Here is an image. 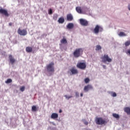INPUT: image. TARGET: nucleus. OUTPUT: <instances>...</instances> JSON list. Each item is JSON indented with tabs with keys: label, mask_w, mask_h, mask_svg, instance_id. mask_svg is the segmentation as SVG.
<instances>
[{
	"label": "nucleus",
	"mask_w": 130,
	"mask_h": 130,
	"mask_svg": "<svg viewBox=\"0 0 130 130\" xmlns=\"http://www.w3.org/2000/svg\"><path fill=\"white\" fill-rule=\"evenodd\" d=\"M75 95H76V97H79V92H76L75 93Z\"/></svg>",
	"instance_id": "f704fd0d"
},
{
	"label": "nucleus",
	"mask_w": 130,
	"mask_h": 130,
	"mask_svg": "<svg viewBox=\"0 0 130 130\" xmlns=\"http://www.w3.org/2000/svg\"><path fill=\"white\" fill-rule=\"evenodd\" d=\"M118 35L120 37H122L123 36H126V34L124 32H122V31L120 32L119 33Z\"/></svg>",
	"instance_id": "5701e85b"
},
{
	"label": "nucleus",
	"mask_w": 130,
	"mask_h": 130,
	"mask_svg": "<svg viewBox=\"0 0 130 130\" xmlns=\"http://www.w3.org/2000/svg\"><path fill=\"white\" fill-rule=\"evenodd\" d=\"M80 22L81 25H82V26H88V21L84 19H80Z\"/></svg>",
	"instance_id": "9d476101"
},
{
	"label": "nucleus",
	"mask_w": 130,
	"mask_h": 130,
	"mask_svg": "<svg viewBox=\"0 0 130 130\" xmlns=\"http://www.w3.org/2000/svg\"><path fill=\"white\" fill-rule=\"evenodd\" d=\"M64 97H65V98L66 99H67L68 100H69V99H71V98H73V96L71 95V96H69L68 95H65L64 96Z\"/></svg>",
	"instance_id": "cd10ccee"
},
{
	"label": "nucleus",
	"mask_w": 130,
	"mask_h": 130,
	"mask_svg": "<svg viewBox=\"0 0 130 130\" xmlns=\"http://www.w3.org/2000/svg\"><path fill=\"white\" fill-rule=\"evenodd\" d=\"M67 27L68 29H73V28H74V24H73L72 23H69L67 25Z\"/></svg>",
	"instance_id": "a211bd4d"
},
{
	"label": "nucleus",
	"mask_w": 130,
	"mask_h": 130,
	"mask_svg": "<svg viewBox=\"0 0 130 130\" xmlns=\"http://www.w3.org/2000/svg\"><path fill=\"white\" fill-rule=\"evenodd\" d=\"M79 72L78 71V70H77L76 68L73 67L70 70V71L68 72V74H70L71 76L72 75H77Z\"/></svg>",
	"instance_id": "6e6552de"
},
{
	"label": "nucleus",
	"mask_w": 130,
	"mask_h": 130,
	"mask_svg": "<svg viewBox=\"0 0 130 130\" xmlns=\"http://www.w3.org/2000/svg\"><path fill=\"white\" fill-rule=\"evenodd\" d=\"M112 116L114 117V118H116V119H119V115L116 113H113Z\"/></svg>",
	"instance_id": "412c9836"
},
{
	"label": "nucleus",
	"mask_w": 130,
	"mask_h": 130,
	"mask_svg": "<svg viewBox=\"0 0 130 130\" xmlns=\"http://www.w3.org/2000/svg\"><path fill=\"white\" fill-rule=\"evenodd\" d=\"M59 113H61L62 112V111L61 110H59Z\"/></svg>",
	"instance_id": "4c0bfd02"
},
{
	"label": "nucleus",
	"mask_w": 130,
	"mask_h": 130,
	"mask_svg": "<svg viewBox=\"0 0 130 130\" xmlns=\"http://www.w3.org/2000/svg\"><path fill=\"white\" fill-rule=\"evenodd\" d=\"M80 96H81V97H83V93H80Z\"/></svg>",
	"instance_id": "58836bf2"
},
{
	"label": "nucleus",
	"mask_w": 130,
	"mask_h": 130,
	"mask_svg": "<svg viewBox=\"0 0 130 130\" xmlns=\"http://www.w3.org/2000/svg\"><path fill=\"white\" fill-rule=\"evenodd\" d=\"M9 61L11 63V64H14L15 62H16V59L14 58L13 55H9Z\"/></svg>",
	"instance_id": "9b49d317"
},
{
	"label": "nucleus",
	"mask_w": 130,
	"mask_h": 130,
	"mask_svg": "<svg viewBox=\"0 0 130 130\" xmlns=\"http://www.w3.org/2000/svg\"><path fill=\"white\" fill-rule=\"evenodd\" d=\"M25 50L26 52H32L33 49L31 47H26Z\"/></svg>",
	"instance_id": "dca6fc26"
},
{
	"label": "nucleus",
	"mask_w": 130,
	"mask_h": 130,
	"mask_svg": "<svg viewBox=\"0 0 130 130\" xmlns=\"http://www.w3.org/2000/svg\"><path fill=\"white\" fill-rule=\"evenodd\" d=\"M52 9H50L49 11V15H52Z\"/></svg>",
	"instance_id": "2f4dec72"
},
{
	"label": "nucleus",
	"mask_w": 130,
	"mask_h": 130,
	"mask_svg": "<svg viewBox=\"0 0 130 130\" xmlns=\"http://www.w3.org/2000/svg\"><path fill=\"white\" fill-rule=\"evenodd\" d=\"M83 54V49L81 48H77L73 52V55L74 57L77 58L78 57H80Z\"/></svg>",
	"instance_id": "f03ea898"
},
{
	"label": "nucleus",
	"mask_w": 130,
	"mask_h": 130,
	"mask_svg": "<svg viewBox=\"0 0 130 130\" xmlns=\"http://www.w3.org/2000/svg\"><path fill=\"white\" fill-rule=\"evenodd\" d=\"M82 121L84 123L85 125H88V123L87 122V121H86V119H83Z\"/></svg>",
	"instance_id": "c85d7f7f"
},
{
	"label": "nucleus",
	"mask_w": 130,
	"mask_h": 130,
	"mask_svg": "<svg viewBox=\"0 0 130 130\" xmlns=\"http://www.w3.org/2000/svg\"><path fill=\"white\" fill-rule=\"evenodd\" d=\"M58 22L59 24H63L64 23V18L63 17H60L58 20Z\"/></svg>",
	"instance_id": "2eb2a0df"
},
{
	"label": "nucleus",
	"mask_w": 130,
	"mask_h": 130,
	"mask_svg": "<svg viewBox=\"0 0 130 130\" xmlns=\"http://www.w3.org/2000/svg\"><path fill=\"white\" fill-rule=\"evenodd\" d=\"M129 45H130V40L125 42V46H126V47L129 46Z\"/></svg>",
	"instance_id": "a878e982"
},
{
	"label": "nucleus",
	"mask_w": 130,
	"mask_h": 130,
	"mask_svg": "<svg viewBox=\"0 0 130 130\" xmlns=\"http://www.w3.org/2000/svg\"><path fill=\"white\" fill-rule=\"evenodd\" d=\"M116 93L115 92H113L112 94V97H116Z\"/></svg>",
	"instance_id": "473e14b6"
},
{
	"label": "nucleus",
	"mask_w": 130,
	"mask_h": 130,
	"mask_svg": "<svg viewBox=\"0 0 130 130\" xmlns=\"http://www.w3.org/2000/svg\"><path fill=\"white\" fill-rule=\"evenodd\" d=\"M9 26H12V25H13V23L10 22V23H9Z\"/></svg>",
	"instance_id": "e433bc0d"
},
{
	"label": "nucleus",
	"mask_w": 130,
	"mask_h": 130,
	"mask_svg": "<svg viewBox=\"0 0 130 130\" xmlns=\"http://www.w3.org/2000/svg\"><path fill=\"white\" fill-rule=\"evenodd\" d=\"M84 82L86 83V84H88V83L90 82V79L88 78H85L84 79Z\"/></svg>",
	"instance_id": "c756f323"
},
{
	"label": "nucleus",
	"mask_w": 130,
	"mask_h": 130,
	"mask_svg": "<svg viewBox=\"0 0 130 130\" xmlns=\"http://www.w3.org/2000/svg\"><path fill=\"white\" fill-rule=\"evenodd\" d=\"M76 10L77 13H79V14H82V9H81V7H76Z\"/></svg>",
	"instance_id": "aec40b11"
},
{
	"label": "nucleus",
	"mask_w": 130,
	"mask_h": 130,
	"mask_svg": "<svg viewBox=\"0 0 130 130\" xmlns=\"http://www.w3.org/2000/svg\"><path fill=\"white\" fill-rule=\"evenodd\" d=\"M58 114L55 113H53L51 115V118L52 119H55V118H58Z\"/></svg>",
	"instance_id": "4468645a"
},
{
	"label": "nucleus",
	"mask_w": 130,
	"mask_h": 130,
	"mask_svg": "<svg viewBox=\"0 0 130 130\" xmlns=\"http://www.w3.org/2000/svg\"><path fill=\"white\" fill-rule=\"evenodd\" d=\"M103 69H106V66L103 65Z\"/></svg>",
	"instance_id": "c9c22d12"
},
{
	"label": "nucleus",
	"mask_w": 130,
	"mask_h": 130,
	"mask_svg": "<svg viewBox=\"0 0 130 130\" xmlns=\"http://www.w3.org/2000/svg\"><path fill=\"white\" fill-rule=\"evenodd\" d=\"M95 122L96 124L102 125V124H105V123H106V121L103 119L102 117H98L95 119Z\"/></svg>",
	"instance_id": "20e7f679"
},
{
	"label": "nucleus",
	"mask_w": 130,
	"mask_h": 130,
	"mask_svg": "<svg viewBox=\"0 0 130 130\" xmlns=\"http://www.w3.org/2000/svg\"><path fill=\"white\" fill-rule=\"evenodd\" d=\"M17 33L21 36H25V35L27 34V29H23L22 30L21 29V28H19L17 30Z\"/></svg>",
	"instance_id": "0eeeda50"
},
{
	"label": "nucleus",
	"mask_w": 130,
	"mask_h": 130,
	"mask_svg": "<svg viewBox=\"0 0 130 130\" xmlns=\"http://www.w3.org/2000/svg\"><path fill=\"white\" fill-rule=\"evenodd\" d=\"M53 125H55V124H54V123H53Z\"/></svg>",
	"instance_id": "ea45409f"
},
{
	"label": "nucleus",
	"mask_w": 130,
	"mask_h": 130,
	"mask_svg": "<svg viewBox=\"0 0 130 130\" xmlns=\"http://www.w3.org/2000/svg\"><path fill=\"white\" fill-rule=\"evenodd\" d=\"M25 86H21L20 88V90L21 92H24L25 91Z\"/></svg>",
	"instance_id": "7c9ffc66"
},
{
	"label": "nucleus",
	"mask_w": 130,
	"mask_h": 130,
	"mask_svg": "<svg viewBox=\"0 0 130 130\" xmlns=\"http://www.w3.org/2000/svg\"><path fill=\"white\" fill-rule=\"evenodd\" d=\"M126 54H129V55L130 56V49L128 50L127 51V52H126Z\"/></svg>",
	"instance_id": "72a5a7b5"
},
{
	"label": "nucleus",
	"mask_w": 130,
	"mask_h": 130,
	"mask_svg": "<svg viewBox=\"0 0 130 130\" xmlns=\"http://www.w3.org/2000/svg\"><path fill=\"white\" fill-rule=\"evenodd\" d=\"M124 111L127 114H130V108L129 107H125L124 109Z\"/></svg>",
	"instance_id": "f3484780"
},
{
	"label": "nucleus",
	"mask_w": 130,
	"mask_h": 130,
	"mask_svg": "<svg viewBox=\"0 0 130 130\" xmlns=\"http://www.w3.org/2000/svg\"><path fill=\"white\" fill-rule=\"evenodd\" d=\"M0 14H1V15H4L5 17H9V16H10L8 11L2 8H0Z\"/></svg>",
	"instance_id": "1a4fd4ad"
},
{
	"label": "nucleus",
	"mask_w": 130,
	"mask_h": 130,
	"mask_svg": "<svg viewBox=\"0 0 130 130\" xmlns=\"http://www.w3.org/2000/svg\"><path fill=\"white\" fill-rule=\"evenodd\" d=\"M101 58L102 59V61L105 63L107 61L108 62H111V61H112V59L109 57V56L107 54H104Z\"/></svg>",
	"instance_id": "7ed1b4c3"
},
{
	"label": "nucleus",
	"mask_w": 130,
	"mask_h": 130,
	"mask_svg": "<svg viewBox=\"0 0 130 130\" xmlns=\"http://www.w3.org/2000/svg\"><path fill=\"white\" fill-rule=\"evenodd\" d=\"M93 89V87L90 85H87V86H85L84 88V91L85 92H88L89 90H91Z\"/></svg>",
	"instance_id": "f8f14e48"
},
{
	"label": "nucleus",
	"mask_w": 130,
	"mask_h": 130,
	"mask_svg": "<svg viewBox=\"0 0 130 130\" xmlns=\"http://www.w3.org/2000/svg\"><path fill=\"white\" fill-rule=\"evenodd\" d=\"M76 67L80 70H85L87 66L86 65V63L80 62L77 64Z\"/></svg>",
	"instance_id": "423d86ee"
},
{
	"label": "nucleus",
	"mask_w": 130,
	"mask_h": 130,
	"mask_svg": "<svg viewBox=\"0 0 130 130\" xmlns=\"http://www.w3.org/2000/svg\"><path fill=\"white\" fill-rule=\"evenodd\" d=\"M57 18H58V15L57 14H54L53 15V19L54 21H56V20H57Z\"/></svg>",
	"instance_id": "b1692460"
},
{
	"label": "nucleus",
	"mask_w": 130,
	"mask_h": 130,
	"mask_svg": "<svg viewBox=\"0 0 130 130\" xmlns=\"http://www.w3.org/2000/svg\"><path fill=\"white\" fill-rule=\"evenodd\" d=\"M102 49V47H101V46L98 45L96 46V48H95V50L96 51H98L99 50H101Z\"/></svg>",
	"instance_id": "4be33fe9"
},
{
	"label": "nucleus",
	"mask_w": 130,
	"mask_h": 130,
	"mask_svg": "<svg viewBox=\"0 0 130 130\" xmlns=\"http://www.w3.org/2000/svg\"><path fill=\"white\" fill-rule=\"evenodd\" d=\"M67 21H73L74 20V17H73V15L72 14H69L67 15Z\"/></svg>",
	"instance_id": "ddd939ff"
},
{
	"label": "nucleus",
	"mask_w": 130,
	"mask_h": 130,
	"mask_svg": "<svg viewBox=\"0 0 130 130\" xmlns=\"http://www.w3.org/2000/svg\"><path fill=\"white\" fill-rule=\"evenodd\" d=\"M47 73H54V62H51L46 67Z\"/></svg>",
	"instance_id": "f257e3e1"
},
{
	"label": "nucleus",
	"mask_w": 130,
	"mask_h": 130,
	"mask_svg": "<svg viewBox=\"0 0 130 130\" xmlns=\"http://www.w3.org/2000/svg\"><path fill=\"white\" fill-rule=\"evenodd\" d=\"M31 109L32 111H37V108L36 107V106H32Z\"/></svg>",
	"instance_id": "393cba45"
},
{
	"label": "nucleus",
	"mask_w": 130,
	"mask_h": 130,
	"mask_svg": "<svg viewBox=\"0 0 130 130\" xmlns=\"http://www.w3.org/2000/svg\"><path fill=\"white\" fill-rule=\"evenodd\" d=\"M60 43H62V44H66L68 43V41H67L66 39L63 38L62 40H60Z\"/></svg>",
	"instance_id": "6ab92c4d"
},
{
	"label": "nucleus",
	"mask_w": 130,
	"mask_h": 130,
	"mask_svg": "<svg viewBox=\"0 0 130 130\" xmlns=\"http://www.w3.org/2000/svg\"><path fill=\"white\" fill-rule=\"evenodd\" d=\"M103 31V28L99 25H96L93 29L94 34H98L99 32H102Z\"/></svg>",
	"instance_id": "39448f33"
},
{
	"label": "nucleus",
	"mask_w": 130,
	"mask_h": 130,
	"mask_svg": "<svg viewBox=\"0 0 130 130\" xmlns=\"http://www.w3.org/2000/svg\"><path fill=\"white\" fill-rule=\"evenodd\" d=\"M13 82V80L11 79H8L5 82L6 84H10V83H12Z\"/></svg>",
	"instance_id": "bb28decb"
}]
</instances>
